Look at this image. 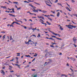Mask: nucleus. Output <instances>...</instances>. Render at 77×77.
<instances>
[{
	"label": "nucleus",
	"instance_id": "obj_1",
	"mask_svg": "<svg viewBox=\"0 0 77 77\" xmlns=\"http://www.w3.org/2000/svg\"><path fill=\"white\" fill-rule=\"evenodd\" d=\"M48 31H49L50 32H51V33H52V34H53V35H58L59 37H60L61 36L59 34H55V33L51 32V31H50L49 30H48Z\"/></svg>",
	"mask_w": 77,
	"mask_h": 77
},
{
	"label": "nucleus",
	"instance_id": "obj_2",
	"mask_svg": "<svg viewBox=\"0 0 77 77\" xmlns=\"http://www.w3.org/2000/svg\"><path fill=\"white\" fill-rule=\"evenodd\" d=\"M51 37L52 38H55L57 39H59V40H62V39H61V38H57L55 36H54V35H51Z\"/></svg>",
	"mask_w": 77,
	"mask_h": 77
},
{
	"label": "nucleus",
	"instance_id": "obj_3",
	"mask_svg": "<svg viewBox=\"0 0 77 77\" xmlns=\"http://www.w3.org/2000/svg\"><path fill=\"white\" fill-rule=\"evenodd\" d=\"M38 9L35 10V9L34 8V9H32V11H33V12L36 13L38 12Z\"/></svg>",
	"mask_w": 77,
	"mask_h": 77
},
{
	"label": "nucleus",
	"instance_id": "obj_4",
	"mask_svg": "<svg viewBox=\"0 0 77 77\" xmlns=\"http://www.w3.org/2000/svg\"><path fill=\"white\" fill-rule=\"evenodd\" d=\"M38 18H42V19L43 20H45V19L44 17L42 16H38Z\"/></svg>",
	"mask_w": 77,
	"mask_h": 77
},
{
	"label": "nucleus",
	"instance_id": "obj_5",
	"mask_svg": "<svg viewBox=\"0 0 77 77\" xmlns=\"http://www.w3.org/2000/svg\"><path fill=\"white\" fill-rule=\"evenodd\" d=\"M70 59H71V60H73V62L75 61V59H74V58L71 57V58H70Z\"/></svg>",
	"mask_w": 77,
	"mask_h": 77
},
{
	"label": "nucleus",
	"instance_id": "obj_6",
	"mask_svg": "<svg viewBox=\"0 0 77 77\" xmlns=\"http://www.w3.org/2000/svg\"><path fill=\"white\" fill-rule=\"evenodd\" d=\"M40 22L42 23V24H45V26H46L47 25V24L46 23H43V22H42V21H40Z\"/></svg>",
	"mask_w": 77,
	"mask_h": 77
},
{
	"label": "nucleus",
	"instance_id": "obj_7",
	"mask_svg": "<svg viewBox=\"0 0 77 77\" xmlns=\"http://www.w3.org/2000/svg\"><path fill=\"white\" fill-rule=\"evenodd\" d=\"M1 73L3 74L4 75H5V72H4L3 70H2L1 71Z\"/></svg>",
	"mask_w": 77,
	"mask_h": 77
},
{
	"label": "nucleus",
	"instance_id": "obj_8",
	"mask_svg": "<svg viewBox=\"0 0 77 77\" xmlns=\"http://www.w3.org/2000/svg\"><path fill=\"white\" fill-rule=\"evenodd\" d=\"M13 23H16L17 24H18L19 25H21L20 23H18L17 22H16L14 21V22H13Z\"/></svg>",
	"mask_w": 77,
	"mask_h": 77
},
{
	"label": "nucleus",
	"instance_id": "obj_9",
	"mask_svg": "<svg viewBox=\"0 0 77 77\" xmlns=\"http://www.w3.org/2000/svg\"><path fill=\"white\" fill-rule=\"evenodd\" d=\"M65 76L66 77H68V75H66L65 74H61V76Z\"/></svg>",
	"mask_w": 77,
	"mask_h": 77
},
{
	"label": "nucleus",
	"instance_id": "obj_10",
	"mask_svg": "<svg viewBox=\"0 0 77 77\" xmlns=\"http://www.w3.org/2000/svg\"><path fill=\"white\" fill-rule=\"evenodd\" d=\"M60 15V12H58L57 14V17H59Z\"/></svg>",
	"mask_w": 77,
	"mask_h": 77
},
{
	"label": "nucleus",
	"instance_id": "obj_11",
	"mask_svg": "<svg viewBox=\"0 0 77 77\" xmlns=\"http://www.w3.org/2000/svg\"><path fill=\"white\" fill-rule=\"evenodd\" d=\"M42 12L44 13H46L47 12V11H44V10H42Z\"/></svg>",
	"mask_w": 77,
	"mask_h": 77
},
{
	"label": "nucleus",
	"instance_id": "obj_12",
	"mask_svg": "<svg viewBox=\"0 0 77 77\" xmlns=\"http://www.w3.org/2000/svg\"><path fill=\"white\" fill-rule=\"evenodd\" d=\"M1 8H3L4 9H7V7H6V6H1Z\"/></svg>",
	"mask_w": 77,
	"mask_h": 77
},
{
	"label": "nucleus",
	"instance_id": "obj_13",
	"mask_svg": "<svg viewBox=\"0 0 77 77\" xmlns=\"http://www.w3.org/2000/svg\"><path fill=\"white\" fill-rule=\"evenodd\" d=\"M75 37L73 38V41H74L75 42H76V41L77 39H75Z\"/></svg>",
	"mask_w": 77,
	"mask_h": 77
},
{
	"label": "nucleus",
	"instance_id": "obj_14",
	"mask_svg": "<svg viewBox=\"0 0 77 77\" xmlns=\"http://www.w3.org/2000/svg\"><path fill=\"white\" fill-rule=\"evenodd\" d=\"M9 15H10L11 16H13V17H16L15 16L13 15L12 14H9Z\"/></svg>",
	"mask_w": 77,
	"mask_h": 77
},
{
	"label": "nucleus",
	"instance_id": "obj_15",
	"mask_svg": "<svg viewBox=\"0 0 77 77\" xmlns=\"http://www.w3.org/2000/svg\"><path fill=\"white\" fill-rule=\"evenodd\" d=\"M46 23L49 25H51V24L48 22V21H46Z\"/></svg>",
	"mask_w": 77,
	"mask_h": 77
},
{
	"label": "nucleus",
	"instance_id": "obj_16",
	"mask_svg": "<svg viewBox=\"0 0 77 77\" xmlns=\"http://www.w3.org/2000/svg\"><path fill=\"white\" fill-rule=\"evenodd\" d=\"M41 37L40 35V34L39 33H38V35L37 36V37L38 38H39Z\"/></svg>",
	"mask_w": 77,
	"mask_h": 77
},
{
	"label": "nucleus",
	"instance_id": "obj_17",
	"mask_svg": "<svg viewBox=\"0 0 77 77\" xmlns=\"http://www.w3.org/2000/svg\"><path fill=\"white\" fill-rule=\"evenodd\" d=\"M57 5H60L62 7H63L62 5V4H61L58 3Z\"/></svg>",
	"mask_w": 77,
	"mask_h": 77
},
{
	"label": "nucleus",
	"instance_id": "obj_18",
	"mask_svg": "<svg viewBox=\"0 0 77 77\" xmlns=\"http://www.w3.org/2000/svg\"><path fill=\"white\" fill-rule=\"evenodd\" d=\"M60 29L61 30H63V29L62 27V26H60Z\"/></svg>",
	"mask_w": 77,
	"mask_h": 77
},
{
	"label": "nucleus",
	"instance_id": "obj_19",
	"mask_svg": "<svg viewBox=\"0 0 77 77\" xmlns=\"http://www.w3.org/2000/svg\"><path fill=\"white\" fill-rule=\"evenodd\" d=\"M12 12L13 13H15V11H14V8H13L12 9Z\"/></svg>",
	"mask_w": 77,
	"mask_h": 77
},
{
	"label": "nucleus",
	"instance_id": "obj_20",
	"mask_svg": "<svg viewBox=\"0 0 77 77\" xmlns=\"http://www.w3.org/2000/svg\"><path fill=\"white\" fill-rule=\"evenodd\" d=\"M18 3V2H13V3L16 4L17 5H18V4H17Z\"/></svg>",
	"mask_w": 77,
	"mask_h": 77
},
{
	"label": "nucleus",
	"instance_id": "obj_21",
	"mask_svg": "<svg viewBox=\"0 0 77 77\" xmlns=\"http://www.w3.org/2000/svg\"><path fill=\"white\" fill-rule=\"evenodd\" d=\"M48 6H49L50 7H51V5H49L48 4H46Z\"/></svg>",
	"mask_w": 77,
	"mask_h": 77
},
{
	"label": "nucleus",
	"instance_id": "obj_22",
	"mask_svg": "<svg viewBox=\"0 0 77 77\" xmlns=\"http://www.w3.org/2000/svg\"><path fill=\"white\" fill-rule=\"evenodd\" d=\"M12 39H13V38H12V36L11 35L10 36V40H11Z\"/></svg>",
	"mask_w": 77,
	"mask_h": 77
},
{
	"label": "nucleus",
	"instance_id": "obj_23",
	"mask_svg": "<svg viewBox=\"0 0 77 77\" xmlns=\"http://www.w3.org/2000/svg\"><path fill=\"white\" fill-rule=\"evenodd\" d=\"M25 56L26 57H31L29 55H26Z\"/></svg>",
	"mask_w": 77,
	"mask_h": 77
},
{
	"label": "nucleus",
	"instance_id": "obj_24",
	"mask_svg": "<svg viewBox=\"0 0 77 77\" xmlns=\"http://www.w3.org/2000/svg\"><path fill=\"white\" fill-rule=\"evenodd\" d=\"M21 8L20 7L19 8H17V10L18 11V10H20V9Z\"/></svg>",
	"mask_w": 77,
	"mask_h": 77
},
{
	"label": "nucleus",
	"instance_id": "obj_25",
	"mask_svg": "<svg viewBox=\"0 0 77 77\" xmlns=\"http://www.w3.org/2000/svg\"><path fill=\"white\" fill-rule=\"evenodd\" d=\"M34 3L36 4L37 5H40V4L39 3H37L36 2H34Z\"/></svg>",
	"mask_w": 77,
	"mask_h": 77
},
{
	"label": "nucleus",
	"instance_id": "obj_26",
	"mask_svg": "<svg viewBox=\"0 0 77 77\" xmlns=\"http://www.w3.org/2000/svg\"><path fill=\"white\" fill-rule=\"evenodd\" d=\"M36 29V28H35V29H32V30H33V32L34 31V30H35Z\"/></svg>",
	"mask_w": 77,
	"mask_h": 77
},
{
	"label": "nucleus",
	"instance_id": "obj_27",
	"mask_svg": "<svg viewBox=\"0 0 77 77\" xmlns=\"http://www.w3.org/2000/svg\"><path fill=\"white\" fill-rule=\"evenodd\" d=\"M48 20H49L50 21H52V19H51V18H48Z\"/></svg>",
	"mask_w": 77,
	"mask_h": 77
},
{
	"label": "nucleus",
	"instance_id": "obj_28",
	"mask_svg": "<svg viewBox=\"0 0 77 77\" xmlns=\"http://www.w3.org/2000/svg\"><path fill=\"white\" fill-rule=\"evenodd\" d=\"M5 35H4L2 37L3 39H4L5 38Z\"/></svg>",
	"mask_w": 77,
	"mask_h": 77
},
{
	"label": "nucleus",
	"instance_id": "obj_29",
	"mask_svg": "<svg viewBox=\"0 0 77 77\" xmlns=\"http://www.w3.org/2000/svg\"><path fill=\"white\" fill-rule=\"evenodd\" d=\"M39 21H42V22H44V21L43 20H42V19H40L39 20Z\"/></svg>",
	"mask_w": 77,
	"mask_h": 77
},
{
	"label": "nucleus",
	"instance_id": "obj_30",
	"mask_svg": "<svg viewBox=\"0 0 77 77\" xmlns=\"http://www.w3.org/2000/svg\"><path fill=\"white\" fill-rule=\"evenodd\" d=\"M20 65H18L17 66L20 68Z\"/></svg>",
	"mask_w": 77,
	"mask_h": 77
},
{
	"label": "nucleus",
	"instance_id": "obj_31",
	"mask_svg": "<svg viewBox=\"0 0 77 77\" xmlns=\"http://www.w3.org/2000/svg\"><path fill=\"white\" fill-rule=\"evenodd\" d=\"M51 47L52 48H54V46H52V45H51Z\"/></svg>",
	"mask_w": 77,
	"mask_h": 77
},
{
	"label": "nucleus",
	"instance_id": "obj_32",
	"mask_svg": "<svg viewBox=\"0 0 77 77\" xmlns=\"http://www.w3.org/2000/svg\"><path fill=\"white\" fill-rule=\"evenodd\" d=\"M66 9L67 10L69 11V8L68 7H67V8H66Z\"/></svg>",
	"mask_w": 77,
	"mask_h": 77
},
{
	"label": "nucleus",
	"instance_id": "obj_33",
	"mask_svg": "<svg viewBox=\"0 0 77 77\" xmlns=\"http://www.w3.org/2000/svg\"><path fill=\"white\" fill-rule=\"evenodd\" d=\"M45 3H46V5H47V3H49L48 2L46 1H45Z\"/></svg>",
	"mask_w": 77,
	"mask_h": 77
},
{
	"label": "nucleus",
	"instance_id": "obj_34",
	"mask_svg": "<svg viewBox=\"0 0 77 77\" xmlns=\"http://www.w3.org/2000/svg\"><path fill=\"white\" fill-rule=\"evenodd\" d=\"M68 28H69V29H73L71 27H68Z\"/></svg>",
	"mask_w": 77,
	"mask_h": 77
},
{
	"label": "nucleus",
	"instance_id": "obj_35",
	"mask_svg": "<svg viewBox=\"0 0 77 77\" xmlns=\"http://www.w3.org/2000/svg\"><path fill=\"white\" fill-rule=\"evenodd\" d=\"M58 2V0H56V1H55V2H54V3H57Z\"/></svg>",
	"mask_w": 77,
	"mask_h": 77
},
{
	"label": "nucleus",
	"instance_id": "obj_36",
	"mask_svg": "<svg viewBox=\"0 0 77 77\" xmlns=\"http://www.w3.org/2000/svg\"><path fill=\"white\" fill-rule=\"evenodd\" d=\"M70 69L71 70L72 72H73V70L71 68H70Z\"/></svg>",
	"mask_w": 77,
	"mask_h": 77
},
{
	"label": "nucleus",
	"instance_id": "obj_37",
	"mask_svg": "<svg viewBox=\"0 0 77 77\" xmlns=\"http://www.w3.org/2000/svg\"><path fill=\"white\" fill-rule=\"evenodd\" d=\"M25 43L26 44H29V42H25Z\"/></svg>",
	"mask_w": 77,
	"mask_h": 77
},
{
	"label": "nucleus",
	"instance_id": "obj_38",
	"mask_svg": "<svg viewBox=\"0 0 77 77\" xmlns=\"http://www.w3.org/2000/svg\"><path fill=\"white\" fill-rule=\"evenodd\" d=\"M51 12L53 13V14H55V12L54 11V12H53V11H51Z\"/></svg>",
	"mask_w": 77,
	"mask_h": 77
},
{
	"label": "nucleus",
	"instance_id": "obj_39",
	"mask_svg": "<svg viewBox=\"0 0 77 77\" xmlns=\"http://www.w3.org/2000/svg\"><path fill=\"white\" fill-rule=\"evenodd\" d=\"M7 63H8V62H6L5 63V65H6V66L8 65V64H7Z\"/></svg>",
	"mask_w": 77,
	"mask_h": 77
},
{
	"label": "nucleus",
	"instance_id": "obj_40",
	"mask_svg": "<svg viewBox=\"0 0 77 77\" xmlns=\"http://www.w3.org/2000/svg\"><path fill=\"white\" fill-rule=\"evenodd\" d=\"M31 6L32 8H36V7H33L32 6Z\"/></svg>",
	"mask_w": 77,
	"mask_h": 77
},
{
	"label": "nucleus",
	"instance_id": "obj_41",
	"mask_svg": "<svg viewBox=\"0 0 77 77\" xmlns=\"http://www.w3.org/2000/svg\"><path fill=\"white\" fill-rule=\"evenodd\" d=\"M9 67L10 68H13V67H12V66H10V65L9 66Z\"/></svg>",
	"mask_w": 77,
	"mask_h": 77
},
{
	"label": "nucleus",
	"instance_id": "obj_42",
	"mask_svg": "<svg viewBox=\"0 0 77 77\" xmlns=\"http://www.w3.org/2000/svg\"><path fill=\"white\" fill-rule=\"evenodd\" d=\"M32 41H31V40H29V41H28V42L29 43V42H32Z\"/></svg>",
	"mask_w": 77,
	"mask_h": 77
},
{
	"label": "nucleus",
	"instance_id": "obj_43",
	"mask_svg": "<svg viewBox=\"0 0 77 77\" xmlns=\"http://www.w3.org/2000/svg\"><path fill=\"white\" fill-rule=\"evenodd\" d=\"M38 11H42V10H40V9H38Z\"/></svg>",
	"mask_w": 77,
	"mask_h": 77
},
{
	"label": "nucleus",
	"instance_id": "obj_44",
	"mask_svg": "<svg viewBox=\"0 0 77 77\" xmlns=\"http://www.w3.org/2000/svg\"><path fill=\"white\" fill-rule=\"evenodd\" d=\"M14 19H15V21L17 22L18 20H17V19L16 18H14Z\"/></svg>",
	"mask_w": 77,
	"mask_h": 77
},
{
	"label": "nucleus",
	"instance_id": "obj_45",
	"mask_svg": "<svg viewBox=\"0 0 77 77\" xmlns=\"http://www.w3.org/2000/svg\"><path fill=\"white\" fill-rule=\"evenodd\" d=\"M29 65H27V66H26V67H29Z\"/></svg>",
	"mask_w": 77,
	"mask_h": 77
},
{
	"label": "nucleus",
	"instance_id": "obj_46",
	"mask_svg": "<svg viewBox=\"0 0 77 77\" xmlns=\"http://www.w3.org/2000/svg\"><path fill=\"white\" fill-rule=\"evenodd\" d=\"M8 10H9L10 11H11V10H12V9H10V8H8Z\"/></svg>",
	"mask_w": 77,
	"mask_h": 77
},
{
	"label": "nucleus",
	"instance_id": "obj_47",
	"mask_svg": "<svg viewBox=\"0 0 77 77\" xmlns=\"http://www.w3.org/2000/svg\"><path fill=\"white\" fill-rule=\"evenodd\" d=\"M35 60V58H34V59L32 61V62H33L34 60Z\"/></svg>",
	"mask_w": 77,
	"mask_h": 77
},
{
	"label": "nucleus",
	"instance_id": "obj_48",
	"mask_svg": "<svg viewBox=\"0 0 77 77\" xmlns=\"http://www.w3.org/2000/svg\"><path fill=\"white\" fill-rule=\"evenodd\" d=\"M14 65L17 66V65H18V64L16 63V64H15Z\"/></svg>",
	"mask_w": 77,
	"mask_h": 77
},
{
	"label": "nucleus",
	"instance_id": "obj_49",
	"mask_svg": "<svg viewBox=\"0 0 77 77\" xmlns=\"http://www.w3.org/2000/svg\"><path fill=\"white\" fill-rule=\"evenodd\" d=\"M37 77V75H35L34 76V77Z\"/></svg>",
	"mask_w": 77,
	"mask_h": 77
},
{
	"label": "nucleus",
	"instance_id": "obj_50",
	"mask_svg": "<svg viewBox=\"0 0 77 77\" xmlns=\"http://www.w3.org/2000/svg\"><path fill=\"white\" fill-rule=\"evenodd\" d=\"M67 5L69 6V7H70V5H69L67 3H66Z\"/></svg>",
	"mask_w": 77,
	"mask_h": 77
},
{
	"label": "nucleus",
	"instance_id": "obj_51",
	"mask_svg": "<svg viewBox=\"0 0 77 77\" xmlns=\"http://www.w3.org/2000/svg\"><path fill=\"white\" fill-rule=\"evenodd\" d=\"M29 21H31V22H32V20H31V19L29 20Z\"/></svg>",
	"mask_w": 77,
	"mask_h": 77
},
{
	"label": "nucleus",
	"instance_id": "obj_52",
	"mask_svg": "<svg viewBox=\"0 0 77 77\" xmlns=\"http://www.w3.org/2000/svg\"><path fill=\"white\" fill-rule=\"evenodd\" d=\"M23 27H24L25 29H26V28H27L26 27L24 26H23Z\"/></svg>",
	"mask_w": 77,
	"mask_h": 77
},
{
	"label": "nucleus",
	"instance_id": "obj_53",
	"mask_svg": "<svg viewBox=\"0 0 77 77\" xmlns=\"http://www.w3.org/2000/svg\"><path fill=\"white\" fill-rule=\"evenodd\" d=\"M50 16H52V17H54V15H50Z\"/></svg>",
	"mask_w": 77,
	"mask_h": 77
},
{
	"label": "nucleus",
	"instance_id": "obj_54",
	"mask_svg": "<svg viewBox=\"0 0 77 77\" xmlns=\"http://www.w3.org/2000/svg\"><path fill=\"white\" fill-rule=\"evenodd\" d=\"M52 39H53L52 38H49V39L52 40Z\"/></svg>",
	"mask_w": 77,
	"mask_h": 77
},
{
	"label": "nucleus",
	"instance_id": "obj_55",
	"mask_svg": "<svg viewBox=\"0 0 77 77\" xmlns=\"http://www.w3.org/2000/svg\"><path fill=\"white\" fill-rule=\"evenodd\" d=\"M72 3H74V2H75V1H74V0H72Z\"/></svg>",
	"mask_w": 77,
	"mask_h": 77
},
{
	"label": "nucleus",
	"instance_id": "obj_56",
	"mask_svg": "<svg viewBox=\"0 0 77 77\" xmlns=\"http://www.w3.org/2000/svg\"><path fill=\"white\" fill-rule=\"evenodd\" d=\"M66 27H69V25H66Z\"/></svg>",
	"mask_w": 77,
	"mask_h": 77
},
{
	"label": "nucleus",
	"instance_id": "obj_57",
	"mask_svg": "<svg viewBox=\"0 0 77 77\" xmlns=\"http://www.w3.org/2000/svg\"><path fill=\"white\" fill-rule=\"evenodd\" d=\"M69 26L71 27H73V26H72V25H69Z\"/></svg>",
	"mask_w": 77,
	"mask_h": 77
},
{
	"label": "nucleus",
	"instance_id": "obj_58",
	"mask_svg": "<svg viewBox=\"0 0 77 77\" xmlns=\"http://www.w3.org/2000/svg\"><path fill=\"white\" fill-rule=\"evenodd\" d=\"M9 2V3H11L12 4V3L10 1H8Z\"/></svg>",
	"mask_w": 77,
	"mask_h": 77
},
{
	"label": "nucleus",
	"instance_id": "obj_59",
	"mask_svg": "<svg viewBox=\"0 0 77 77\" xmlns=\"http://www.w3.org/2000/svg\"><path fill=\"white\" fill-rule=\"evenodd\" d=\"M23 20H25V21H27L26 19H23Z\"/></svg>",
	"mask_w": 77,
	"mask_h": 77
},
{
	"label": "nucleus",
	"instance_id": "obj_60",
	"mask_svg": "<svg viewBox=\"0 0 77 77\" xmlns=\"http://www.w3.org/2000/svg\"><path fill=\"white\" fill-rule=\"evenodd\" d=\"M73 15L75 16L76 17L77 15L76 14H73Z\"/></svg>",
	"mask_w": 77,
	"mask_h": 77
},
{
	"label": "nucleus",
	"instance_id": "obj_61",
	"mask_svg": "<svg viewBox=\"0 0 77 77\" xmlns=\"http://www.w3.org/2000/svg\"><path fill=\"white\" fill-rule=\"evenodd\" d=\"M37 55V54H36V55H34V57H36Z\"/></svg>",
	"mask_w": 77,
	"mask_h": 77
},
{
	"label": "nucleus",
	"instance_id": "obj_62",
	"mask_svg": "<svg viewBox=\"0 0 77 77\" xmlns=\"http://www.w3.org/2000/svg\"><path fill=\"white\" fill-rule=\"evenodd\" d=\"M66 65H67V66H69V64L68 63H67V64H66Z\"/></svg>",
	"mask_w": 77,
	"mask_h": 77
},
{
	"label": "nucleus",
	"instance_id": "obj_63",
	"mask_svg": "<svg viewBox=\"0 0 77 77\" xmlns=\"http://www.w3.org/2000/svg\"><path fill=\"white\" fill-rule=\"evenodd\" d=\"M5 3H7V4L8 5H9V3H7V2H5Z\"/></svg>",
	"mask_w": 77,
	"mask_h": 77
},
{
	"label": "nucleus",
	"instance_id": "obj_64",
	"mask_svg": "<svg viewBox=\"0 0 77 77\" xmlns=\"http://www.w3.org/2000/svg\"><path fill=\"white\" fill-rule=\"evenodd\" d=\"M36 30H38V31H39V29H36Z\"/></svg>",
	"mask_w": 77,
	"mask_h": 77
}]
</instances>
